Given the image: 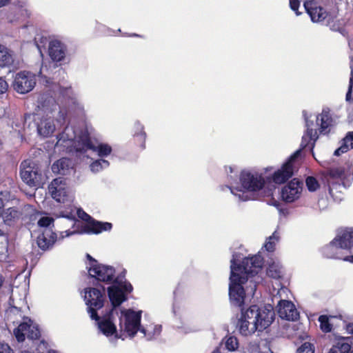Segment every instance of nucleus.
Listing matches in <instances>:
<instances>
[{
  "label": "nucleus",
  "mask_w": 353,
  "mask_h": 353,
  "mask_svg": "<svg viewBox=\"0 0 353 353\" xmlns=\"http://www.w3.org/2000/svg\"><path fill=\"white\" fill-rule=\"evenodd\" d=\"M37 39H38L37 38H35V43H36V45H37V46L38 49H39V50H40L41 46H39V44L38 43V40H37Z\"/></svg>",
  "instance_id": "59"
},
{
  "label": "nucleus",
  "mask_w": 353,
  "mask_h": 353,
  "mask_svg": "<svg viewBox=\"0 0 353 353\" xmlns=\"http://www.w3.org/2000/svg\"><path fill=\"white\" fill-rule=\"evenodd\" d=\"M327 205V201L325 199H321L318 201V205L320 210H324Z\"/></svg>",
  "instance_id": "51"
},
{
  "label": "nucleus",
  "mask_w": 353,
  "mask_h": 353,
  "mask_svg": "<svg viewBox=\"0 0 353 353\" xmlns=\"http://www.w3.org/2000/svg\"><path fill=\"white\" fill-rule=\"evenodd\" d=\"M77 233H79V232L76 230H73V231L65 230V231L61 232L60 233V238L63 239L65 237H68V236L73 235L74 234H77Z\"/></svg>",
  "instance_id": "50"
},
{
  "label": "nucleus",
  "mask_w": 353,
  "mask_h": 353,
  "mask_svg": "<svg viewBox=\"0 0 353 353\" xmlns=\"http://www.w3.org/2000/svg\"><path fill=\"white\" fill-rule=\"evenodd\" d=\"M283 273V268L279 261H273L267 268V275L274 279H281Z\"/></svg>",
  "instance_id": "29"
},
{
  "label": "nucleus",
  "mask_w": 353,
  "mask_h": 353,
  "mask_svg": "<svg viewBox=\"0 0 353 353\" xmlns=\"http://www.w3.org/2000/svg\"><path fill=\"white\" fill-rule=\"evenodd\" d=\"M350 345L343 341H339L330 350L328 353H349Z\"/></svg>",
  "instance_id": "35"
},
{
  "label": "nucleus",
  "mask_w": 353,
  "mask_h": 353,
  "mask_svg": "<svg viewBox=\"0 0 353 353\" xmlns=\"http://www.w3.org/2000/svg\"><path fill=\"white\" fill-rule=\"evenodd\" d=\"M351 68V74L349 81L348 90L346 94L345 99L348 102L353 101V65L350 66Z\"/></svg>",
  "instance_id": "41"
},
{
  "label": "nucleus",
  "mask_w": 353,
  "mask_h": 353,
  "mask_svg": "<svg viewBox=\"0 0 353 353\" xmlns=\"http://www.w3.org/2000/svg\"><path fill=\"white\" fill-rule=\"evenodd\" d=\"M110 166V162L105 159H99L93 161L90 164V169L93 173H98L108 168Z\"/></svg>",
  "instance_id": "33"
},
{
  "label": "nucleus",
  "mask_w": 353,
  "mask_h": 353,
  "mask_svg": "<svg viewBox=\"0 0 353 353\" xmlns=\"http://www.w3.org/2000/svg\"><path fill=\"white\" fill-rule=\"evenodd\" d=\"M87 256L90 261L88 268L89 275L99 281L112 283L108 288L111 304L117 306L125 301L127 295L133 290L131 283L125 278V270L115 276V269L112 266L98 263L89 254Z\"/></svg>",
  "instance_id": "3"
},
{
  "label": "nucleus",
  "mask_w": 353,
  "mask_h": 353,
  "mask_svg": "<svg viewBox=\"0 0 353 353\" xmlns=\"http://www.w3.org/2000/svg\"><path fill=\"white\" fill-rule=\"evenodd\" d=\"M37 81L35 73L28 70L19 71L13 75L12 87L17 93L25 94L34 88Z\"/></svg>",
  "instance_id": "12"
},
{
  "label": "nucleus",
  "mask_w": 353,
  "mask_h": 353,
  "mask_svg": "<svg viewBox=\"0 0 353 353\" xmlns=\"http://www.w3.org/2000/svg\"><path fill=\"white\" fill-rule=\"evenodd\" d=\"M300 152V150L296 151L287 159L280 169L274 172L272 180L274 183H283L293 176Z\"/></svg>",
  "instance_id": "14"
},
{
  "label": "nucleus",
  "mask_w": 353,
  "mask_h": 353,
  "mask_svg": "<svg viewBox=\"0 0 353 353\" xmlns=\"http://www.w3.org/2000/svg\"><path fill=\"white\" fill-rule=\"evenodd\" d=\"M72 168L71 160L67 158H62L54 162L52 165V170L54 173L66 174L70 169Z\"/></svg>",
  "instance_id": "25"
},
{
  "label": "nucleus",
  "mask_w": 353,
  "mask_h": 353,
  "mask_svg": "<svg viewBox=\"0 0 353 353\" xmlns=\"http://www.w3.org/2000/svg\"><path fill=\"white\" fill-rule=\"evenodd\" d=\"M276 310L279 316L283 319L294 321L299 319V314L294 303L290 301L279 300Z\"/></svg>",
  "instance_id": "19"
},
{
  "label": "nucleus",
  "mask_w": 353,
  "mask_h": 353,
  "mask_svg": "<svg viewBox=\"0 0 353 353\" xmlns=\"http://www.w3.org/2000/svg\"><path fill=\"white\" fill-rule=\"evenodd\" d=\"M268 177H265L262 172L254 170H243L239 181L231 183V186L223 187V191L230 190V193L239 201H247L254 199V193L261 190Z\"/></svg>",
  "instance_id": "7"
},
{
  "label": "nucleus",
  "mask_w": 353,
  "mask_h": 353,
  "mask_svg": "<svg viewBox=\"0 0 353 353\" xmlns=\"http://www.w3.org/2000/svg\"><path fill=\"white\" fill-rule=\"evenodd\" d=\"M274 319V312L270 305L259 308L254 305L241 315L236 324V329L243 336H248L256 331L261 332L269 327Z\"/></svg>",
  "instance_id": "6"
},
{
  "label": "nucleus",
  "mask_w": 353,
  "mask_h": 353,
  "mask_svg": "<svg viewBox=\"0 0 353 353\" xmlns=\"http://www.w3.org/2000/svg\"><path fill=\"white\" fill-rule=\"evenodd\" d=\"M212 353H223V352H221V349L217 348V349H216L215 350H214V351L212 352Z\"/></svg>",
  "instance_id": "58"
},
{
  "label": "nucleus",
  "mask_w": 353,
  "mask_h": 353,
  "mask_svg": "<svg viewBox=\"0 0 353 353\" xmlns=\"http://www.w3.org/2000/svg\"><path fill=\"white\" fill-rule=\"evenodd\" d=\"M225 172L228 175V179L230 181V183L232 182L234 183V181H236L235 178L237 176L239 171L236 166H231V165L226 166Z\"/></svg>",
  "instance_id": "42"
},
{
  "label": "nucleus",
  "mask_w": 353,
  "mask_h": 353,
  "mask_svg": "<svg viewBox=\"0 0 353 353\" xmlns=\"http://www.w3.org/2000/svg\"><path fill=\"white\" fill-rule=\"evenodd\" d=\"M351 149H353V132H348L342 139L340 147L334 151V154L340 156Z\"/></svg>",
  "instance_id": "28"
},
{
  "label": "nucleus",
  "mask_w": 353,
  "mask_h": 353,
  "mask_svg": "<svg viewBox=\"0 0 353 353\" xmlns=\"http://www.w3.org/2000/svg\"><path fill=\"white\" fill-rule=\"evenodd\" d=\"M134 137L136 138L137 141L140 143V147L142 149L145 148L146 134L144 132L143 125L139 121H137L134 123Z\"/></svg>",
  "instance_id": "31"
},
{
  "label": "nucleus",
  "mask_w": 353,
  "mask_h": 353,
  "mask_svg": "<svg viewBox=\"0 0 353 353\" xmlns=\"http://www.w3.org/2000/svg\"><path fill=\"white\" fill-rule=\"evenodd\" d=\"M20 168L21 178L28 185L37 188L43 183L44 177L36 163L26 160L21 163Z\"/></svg>",
  "instance_id": "11"
},
{
  "label": "nucleus",
  "mask_w": 353,
  "mask_h": 353,
  "mask_svg": "<svg viewBox=\"0 0 353 353\" xmlns=\"http://www.w3.org/2000/svg\"><path fill=\"white\" fill-rule=\"evenodd\" d=\"M56 146L65 148L68 152L83 153L92 150L96 152L100 159L108 157L112 152V148L110 144L94 141L90 137L86 130L77 132L72 125H67L57 136Z\"/></svg>",
  "instance_id": "4"
},
{
  "label": "nucleus",
  "mask_w": 353,
  "mask_h": 353,
  "mask_svg": "<svg viewBox=\"0 0 353 353\" xmlns=\"http://www.w3.org/2000/svg\"><path fill=\"white\" fill-rule=\"evenodd\" d=\"M280 239L279 233L277 231H274L273 234L267 238L263 248L268 252H274L275 250L276 244L279 242Z\"/></svg>",
  "instance_id": "34"
},
{
  "label": "nucleus",
  "mask_w": 353,
  "mask_h": 353,
  "mask_svg": "<svg viewBox=\"0 0 353 353\" xmlns=\"http://www.w3.org/2000/svg\"><path fill=\"white\" fill-rule=\"evenodd\" d=\"M57 234L50 228H45L42 230L37 240L39 248L47 250L52 247L57 240Z\"/></svg>",
  "instance_id": "23"
},
{
  "label": "nucleus",
  "mask_w": 353,
  "mask_h": 353,
  "mask_svg": "<svg viewBox=\"0 0 353 353\" xmlns=\"http://www.w3.org/2000/svg\"><path fill=\"white\" fill-rule=\"evenodd\" d=\"M343 261H347L351 263H353V255H347L345 256Z\"/></svg>",
  "instance_id": "56"
},
{
  "label": "nucleus",
  "mask_w": 353,
  "mask_h": 353,
  "mask_svg": "<svg viewBox=\"0 0 353 353\" xmlns=\"http://www.w3.org/2000/svg\"><path fill=\"white\" fill-rule=\"evenodd\" d=\"M297 353H314V347L312 343L305 342L298 348Z\"/></svg>",
  "instance_id": "43"
},
{
  "label": "nucleus",
  "mask_w": 353,
  "mask_h": 353,
  "mask_svg": "<svg viewBox=\"0 0 353 353\" xmlns=\"http://www.w3.org/2000/svg\"><path fill=\"white\" fill-rule=\"evenodd\" d=\"M329 192L333 199L337 202L343 199V191L345 189L343 184L339 181H328Z\"/></svg>",
  "instance_id": "27"
},
{
  "label": "nucleus",
  "mask_w": 353,
  "mask_h": 353,
  "mask_svg": "<svg viewBox=\"0 0 353 353\" xmlns=\"http://www.w3.org/2000/svg\"><path fill=\"white\" fill-rule=\"evenodd\" d=\"M10 0H0V8L7 5Z\"/></svg>",
  "instance_id": "57"
},
{
  "label": "nucleus",
  "mask_w": 353,
  "mask_h": 353,
  "mask_svg": "<svg viewBox=\"0 0 353 353\" xmlns=\"http://www.w3.org/2000/svg\"><path fill=\"white\" fill-rule=\"evenodd\" d=\"M16 131H18V135L22 137V134L20 129H15Z\"/></svg>",
  "instance_id": "60"
},
{
  "label": "nucleus",
  "mask_w": 353,
  "mask_h": 353,
  "mask_svg": "<svg viewBox=\"0 0 353 353\" xmlns=\"http://www.w3.org/2000/svg\"><path fill=\"white\" fill-rule=\"evenodd\" d=\"M21 353H33V352H30L29 350H23V351H21Z\"/></svg>",
  "instance_id": "61"
},
{
  "label": "nucleus",
  "mask_w": 353,
  "mask_h": 353,
  "mask_svg": "<svg viewBox=\"0 0 353 353\" xmlns=\"http://www.w3.org/2000/svg\"><path fill=\"white\" fill-rule=\"evenodd\" d=\"M48 190L52 198L58 203H64L72 201L69 186L63 177L54 179L49 185Z\"/></svg>",
  "instance_id": "15"
},
{
  "label": "nucleus",
  "mask_w": 353,
  "mask_h": 353,
  "mask_svg": "<svg viewBox=\"0 0 353 353\" xmlns=\"http://www.w3.org/2000/svg\"><path fill=\"white\" fill-rule=\"evenodd\" d=\"M54 219L49 216H43L38 221V225L45 228H50L49 226L53 223Z\"/></svg>",
  "instance_id": "44"
},
{
  "label": "nucleus",
  "mask_w": 353,
  "mask_h": 353,
  "mask_svg": "<svg viewBox=\"0 0 353 353\" xmlns=\"http://www.w3.org/2000/svg\"><path fill=\"white\" fill-rule=\"evenodd\" d=\"M263 264L260 254L244 258L236 263L235 255L231 260L229 298L232 305L241 307L246 299L253 297L257 283L262 281L259 275Z\"/></svg>",
  "instance_id": "1"
},
{
  "label": "nucleus",
  "mask_w": 353,
  "mask_h": 353,
  "mask_svg": "<svg viewBox=\"0 0 353 353\" xmlns=\"http://www.w3.org/2000/svg\"><path fill=\"white\" fill-rule=\"evenodd\" d=\"M305 183L308 190L310 192H314L319 188V182L313 176L307 177Z\"/></svg>",
  "instance_id": "40"
},
{
  "label": "nucleus",
  "mask_w": 353,
  "mask_h": 353,
  "mask_svg": "<svg viewBox=\"0 0 353 353\" xmlns=\"http://www.w3.org/2000/svg\"><path fill=\"white\" fill-rule=\"evenodd\" d=\"M8 319L14 325L18 324L13 334L18 342H23L26 338L30 340L37 339L40 335L37 326L30 319L22 315L17 307H10L7 312Z\"/></svg>",
  "instance_id": "9"
},
{
  "label": "nucleus",
  "mask_w": 353,
  "mask_h": 353,
  "mask_svg": "<svg viewBox=\"0 0 353 353\" xmlns=\"http://www.w3.org/2000/svg\"><path fill=\"white\" fill-rule=\"evenodd\" d=\"M225 345L227 350L229 351H235L239 347V342L235 336H229L227 338Z\"/></svg>",
  "instance_id": "38"
},
{
  "label": "nucleus",
  "mask_w": 353,
  "mask_h": 353,
  "mask_svg": "<svg viewBox=\"0 0 353 353\" xmlns=\"http://www.w3.org/2000/svg\"><path fill=\"white\" fill-rule=\"evenodd\" d=\"M305 119L306 132L302 137L301 146L303 148L308 147L312 151L316 141L318 139V134L316 129L313 128L314 121L320 125V132L323 134L329 133L336 122L328 108H323L321 113L318 116L309 117L304 114Z\"/></svg>",
  "instance_id": "8"
},
{
  "label": "nucleus",
  "mask_w": 353,
  "mask_h": 353,
  "mask_svg": "<svg viewBox=\"0 0 353 353\" xmlns=\"http://www.w3.org/2000/svg\"><path fill=\"white\" fill-rule=\"evenodd\" d=\"M38 108L43 114H26L24 119V126L34 121L37 131L40 136L48 137L51 136L57 128L62 126L66 119L67 112L61 108L52 97L42 95L38 100Z\"/></svg>",
  "instance_id": "2"
},
{
  "label": "nucleus",
  "mask_w": 353,
  "mask_h": 353,
  "mask_svg": "<svg viewBox=\"0 0 353 353\" xmlns=\"http://www.w3.org/2000/svg\"><path fill=\"white\" fill-rule=\"evenodd\" d=\"M59 94L65 99L68 101L70 110L73 111L74 114H81L83 112L84 106L77 99L76 94L70 85L60 86Z\"/></svg>",
  "instance_id": "20"
},
{
  "label": "nucleus",
  "mask_w": 353,
  "mask_h": 353,
  "mask_svg": "<svg viewBox=\"0 0 353 353\" xmlns=\"http://www.w3.org/2000/svg\"><path fill=\"white\" fill-rule=\"evenodd\" d=\"M30 15V11L24 6H18L10 12L7 17L8 20L10 22H14L18 20L26 18Z\"/></svg>",
  "instance_id": "30"
},
{
  "label": "nucleus",
  "mask_w": 353,
  "mask_h": 353,
  "mask_svg": "<svg viewBox=\"0 0 353 353\" xmlns=\"http://www.w3.org/2000/svg\"><path fill=\"white\" fill-rule=\"evenodd\" d=\"M0 353H14L10 347L5 343L0 341Z\"/></svg>",
  "instance_id": "47"
},
{
  "label": "nucleus",
  "mask_w": 353,
  "mask_h": 353,
  "mask_svg": "<svg viewBox=\"0 0 353 353\" xmlns=\"http://www.w3.org/2000/svg\"><path fill=\"white\" fill-rule=\"evenodd\" d=\"M322 252L326 258L344 261L347 256L345 253L347 251L341 248L340 245L333 239L323 248Z\"/></svg>",
  "instance_id": "22"
},
{
  "label": "nucleus",
  "mask_w": 353,
  "mask_h": 353,
  "mask_svg": "<svg viewBox=\"0 0 353 353\" xmlns=\"http://www.w3.org/2000/svg\"><path fill=\"white\" fill-rule=\"evenodd\" d=\"M47 70V66L46 65H43L41 66L39 72H38V76L41 77H43V78H47V76L46 74H45V71Z\"/></svg>",
  "instance_id": "52"
},
{
  "label": "nucleus",
  "mask_w": 353,
  "mask_h": 353,
  "mask_svg": "<svg viewBox=\"0 0 353 353\" xmlns=\"http://www.w3.org/2000/svg\"><path fill=\"white\" fill-rule=\"evenodd\" d=\"M105 312L98 323L99 330L109 336L117 332L116 323L118 322L121 332H125L130 337H134L141 328L142 311L132 309H120L119 305L114 306Z\"/></svg>",
  "instance_id": "5"
},
{
  "label": "nucleus",
  "mask_w": 353,
  "mask_h": 353,
  "mask_svg": "<svg viewBox=\"0 0 353 353\" xmlns=\"http://www.w3.org/2000/svg\"><path fill=\"white\" fill-rule=\"evenodd\" d=\"M139 331L143 334L147 340L157 339L161 332V325L150 324L145 327H141Z\"/></svg>",
  "instance_id": "26"
},
{
  "label": "nucleus",
  "mask_w": 353,
  "mask_h": 353,
  "mask_svg": "<svg viewBox=\"0 0 353 353\" xmlns=\"http://www.w3.org/2000/svg\"><path fill=\"white\" fill-rule=\"evenodd\" d=\"M8 85L7 82L0 77V94H3L8 89Z\"/></svg>",
  "instance_id": "48"
},
{
  "label": "nucleus",
  "mask_w": 353,
  "mask_h": 353,
  "mask_svg": "<svg viewBox=\"0 0 353 353\" xmlns=\"http://www.w3.org/2000/svg\"><path fill=\"white\" fill-rule=\"evenodd\" d=\"M7 195H8V192H0V217L2 215V213H3V207L5 206V203H4V201L5 200H6V197H7Z\"/></svg>",
  "instance_id": "46"
},
{
  "label": "nucleus",
  "mask_w": 353,
  "mask_h": 353,
  "mask_svg": "<svg viewBox=\"0 0 353 353\" xmlns=\"http://www.w3.org/2000/svg\"><path fill=\"white\" fill-rule=\"evenodd\" d=\"M2 236H6L3 235V232L0 230V239H1Z\"/></svg>",
  "instance_id": "62"
},
{
  "label": "nucleus",
  "mask_w": 353,
  "mask_h": 353,
  "mask_svg": "<svg viewBox=\"0 0 353 353\" xmlns=\"http://www.w3.org/2000/svg\"><path fill=\"white\" fill-rule=\"evenodd\" d=\"M328 173L330 178L329 181L341 182L344 176V169L341 167H333L329 170Z\"/></svg>",
  "instance_id": "36"
},
{
  "label": "nucleus",
  "mask_w": 353,
  "mask_h": 353,
  "mask_svg": "<svg viewBox=\"0 0 353 353\" xmlns=\"http://www.w3.org/2000/svg\"><path fill=\"white\" fill-rule=\"evenodd\" d=\"M84 301L88 306V312L92 319L97 323L105 315L102 310L105 302L104 288H88L84 291Z\"/></svg>",
  "instance_id": "10"
},
{
  "label": "nucleus",
  "mask_w": 353,
  "mask_h": 353,
  "mask_svg": "<svg viewBox=\"0 0 353 353\" xmlns=\"http://www.w3.org/2000/svg\"><path fill=\"white\" fill-rule=\"evenodd\" d=\"M290 8L295 12L296 15H299L301 13L299 12V8L300 6L299 0H289Z\"/></svg>",
  "instance_id": "45"
},
{
  "label": "nucleus",
  "mask_w": 353,
  "mask_h": 353,
  "mask_svg": "<svg viewBox=\"0 0 353 353\" xmlns=\"http://www.w3.org/2000/svg\"><path fill=\"white\" fill-rule=\"evenodd\" d=\"M76 214L79 218L88 222L83 229L84 233L99 234L103 232H109L112 228L111 223L96 221L81 208L76 209Z\"/></svg>",
  "instance_id": "16"
},
{
  "label": "nucleus",
  "mask_w": 353,
  "mask_h": 353,
  "mask_svg": "<svg viewBox=\"0 0 353 353\" xmlns=\"http://www.w3.org/2000/svg\"><path fill=\"white\" fill-rule=\"evenodd\" d=\"M48 54L51 59L61 65L67 61V48L61 41L52 40L49 43Z\"/></svg>",
  "instance_id": "18"
},
{
  "label": "nucleus",
  "mask_w": 353,
  "mask_h": 353,
  "mask_svg": "<svg viewBox=\"0 0 353 353\" xmlns=\"http://www.w3.org/2000/svg\"><path fill=\"white\" fill-rule=\"evenodd\" d=\"M346 331L353 336V323H350L346 325Z\"/></svg>",
  "instance_id": "54"
},
{
  "label": "nucleus",
  "mask_w": 353,
  "mask_h": 353,
  "mask_svg": "<svg viewBox=\"0 0 353 353\" xmlns=\"http://www.w3.org/2000/svg\"><path fill=\"white\" fill-rule=\"evenodd\" d=\"M22 215L21 210L17 207L8 208L2 213V218L5 224L12 225L16 223Z\"/></svg>",
  "instance_id": "24"
},
{
  "label": "nucleus",
  "mask_w": 353,
  "mask_h": 353,
  "mask_svg": "<svg viewBox=\"0 0 353 353\" xmlns=\"http://www.w3.org/2000/svg\"><path fill=\"white\" fill-rule=\"evenodd\" d=\"M270 170H271V168H265V172H268V171H269Z\"/></svg>",
  "instance_id": "63"
},
{
  "label": "nucleus",
  "mask_w": 353,
  "mask_h": 353,
  "mask_svg": "<svg viewBox=\"0 0 353 353\" xmlns=\"http://www.w3.org/2000/svg\"><path fill=\"white\" fill-rule=\"evenodd\" d=\"M341 248L350 252L353 248V228H341L336 231L334 238Z\"/></svg>",
  "instance_id": "21"
},
{
  "label": "nucleus",
  "mask_w": 353,
  "mask_h": 353,
  "mask_svg": "<svg viewBox=\"0 0 353 353\" xmlns=\"http://www.w3.org/2000/svg\"><path fill=\"white\" fill-rule=\"evenodd\" d=\"M13 63V57L10 52L0 45V67H8Z\"/></svg>",
  "instance_id": "32"
},
{
  "label": "nucleus",
  "mask_w": 353,
  "mask_h": 353,
  "mask_svg": "<svg viewBox=\"0 0 353 353\" xmlns=\"http://www.w3.org/2000/svg\"><path fill=\"white\" fill-rule=\"evenodd\" d=\"M6 114V107L3 103H0V118L3 117Z\"/></svg>",
  "instance_id": "55"
},
{
  "label": "nucleus",
  "mask_w": 353,
  "mask_h": 353,
  "mask_svg": "<svg viewBox=\"0 0 353 353\" xmlns=\"http://www.w3.org/2000/svg\"><path fill=\"white\" fill-rule=\"evenodd\" d=\"M321 329L325 332L332 330V325L329 323V318L326 315H321L319 317Z\"/></svg>",
  "instance_id": "37"
},
{
  "label": "nucleus",
  "mask_w": 353,
  "mask_h": 353,
  "mask_svg": "<svg viewBox=\"0 0 353 353\" xmlns=\"http://www.w3.org/2000/svg\"><path fill=\"white\" fill-rule=\"evenodd\" d=\"M131 36H132V37H139V34H132Z\"/></svg>",
  "instance_id": "64"
},
{
  "label": "nucleus",
  "mask_w": 353,
  "mask_h": 353,
  "mask_svg": "<svg viewBox=\"0 0 353 353\" xmlns=\"http://www.w3.org/2000/svg\"><path fill=\"white\" fill-rule=\"evenodd\" d=\"M60 216L66 218V219H68L69 220H71V221H74V219H75V214H74L73 211H71L70 212H67L65 214L62 212L60 214Z\"/></svg>",
  "instance_id": "49"
},
{
  "label": "nucleus",
  "mask_w": 353,
  "mask_h": 353,
  "mask_svg": "<svg viewBox=\"0 0 353 353\" xmlns=\"http://www.w3.org/2000/svg\"><path fill=\"white\" fill-rule=\"evenodd\" d=\"M8 254V240L6 236L0 239V260L5 259Z\"/></svg>",
  "instance_id": "39"
},
{
  "label": "nucleus",
  "mask_w": 353,
  "mask_h": 353,
  "mask_svg": "<svg viewBox=\"0 0 353 353\" xmlns=\"http://www.w3.org/2000/svg\"><path fill=\"white\" fill-rule=\"evenodd\" d=\"M302 190L303 183L297 179H293L282 188L281 197L286 203H292L300 198Z\"/></svg>",
  "instance_id": "17"
},
{
  "label": "nucleus",
  "mask_w": 353,
  "mask_h": 353,
  "mask_svg": "<svg viewBox=\"0 0 353 353\" xmlns=\"http://www.w3.org/2000/svg\"><path fill=\"white\" fill-rule=\"evenodd\" d=\"M288 292V289L286 288H284V287H281L277 292V294L275 296V298L276 297V296H279L280 298H282L283 297V294H286Z\"/></svg>",
  "instance_id": "53"
},
{
  "label": "nucleus",
  "mask_w": 353,
  "mask_h": 353,
  "mask_svg": "<svg viewBox=\"0 0 353 353\" xmlns=\"http://www.w3.org/2000/svg\"><path fill=\"white\" fill-rule=\"evenodd\" d=\"M304 8L314 23L321 22L333 17L330 8L323 0H310L304 3Z\"/></svg>",
  "instance_id": "13"
}]
</instances>
